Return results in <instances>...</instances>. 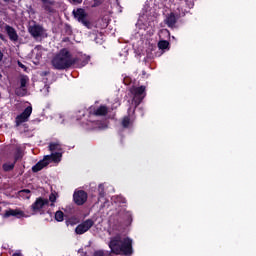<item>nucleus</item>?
<instances>
[{"mask_svg": "<svg viewBox=\"0 0 256 256\" xmlns=\"http://www.w3.org/2000/svg\"><path fill=\"white\" fill-rule=\"evenodd\" d=\"M75 63H77V59H73L71 52L67 49L60 50L52 59V66L54 69H58V71L69 69V67L75 65Z\"/></svg>", "mask_w": 256, "mask_h": 256, "instance_id": "nucleus-1", "label": "nucleus"}, {"mask_svg": "<svg viewBox=\"0 0 256 256\" xmlns=\"http://www.w3.org/2000/svg\"><path fill=\"white\" fill-rule=\"evenodd\" d=\"M145 91H146L145 86H139V87L133 86L132 88H130V93L131 95H133V103L135 107H139V105H141V102L147 96V92Z\"/></svg>", "mask_w": 256, "mask_h": 256, "instance_id": "nucleus-2", "label": "nucleus"}, {"mask_svg": "<svg viewBox=\"0 0 256 256\" xmlns=\"http://www.w3.org/2000/svg\"><path fill=\"white\" fill-rule=\"evenodd\" d=\"M118 255L131 256L133 255V240L129 237L123 238V242L118 250Z\"/></svg>", "mask_w": 256, "mask_h": 256, "instance_id": "nucleus-3", "label": "nucleus"}, {"mask_svg": "<svg viewBox=\"0 0 256 256\" xmlns=\"http://www.w3.org/2000/svg\"><path fill=\"white\" fill-rule=\"evenodd\" d=\"M122 244L123 238L121 237V235L117 234L116 236L111 237L109 242V248L111 249V253H114V255H119Z\"/></svg>", "mask_w": 256, "mask_h": 256, "instance_id": "nucleus-4", "label": "nucleus"}, {"mask_svg": "<svg viewBox=\"0 0 256 256\" xmlns=\"http://www.w3.org/2000/svg\"><path fill=\"white\" fill-rule=\"evenodd\" d=\"M73 15L75 19L79 21V23H82V25H84V27H87L88 29L91 28V22L87 20V13L83 8H78L77 10H73Z\"/></svg>", "mask_w": 256, "mask_h": 256, "instance_id": "nucleus-5", "label": "nucleus"}, {"mask_svg": "<svg viewBox=\"0 0 256 256\" xmlns=\"http://www.w3.org/2000/svg\"><path fill=\"white\" fill-rule=\"evenodd\" d=\"M47 205H49V199L43 197L36 198L35 202L31 205L32 215H37Z\"/></svg>", "mask_w": 256, "mask_h": 256, "instance_id": "nucleus-6", "label": "nucleus"}, {"mask_svg": "<svg viewBox=\"0 0 256 256\" xmlns=\"http://www.w3.org/2000/svg\"><path fill=\"white\" fill-rule=\"evenodd\" d=\"M0 27L1 29H5L12 43H17V41H19V34H17V30H15V28L5 24V22H0Z\"/></svg>", "mask_w": 256, "mask_h": 256, "instance_id": "nucleus-7", "label": "nucleus"}, {"mask_svg": "<svg viewBox=\"0 0 256 256\" xmlns=\"http://www.w3.org/2000/svg\"><path fill=\"white\" fill-rule=\"evenodd\" d=\"M94 225L95 222L93 219H87L75 228V233L76 235H83L84 233H87V231H89V229H91V227Z\"/></svg>", "mask_w": 256, "mask_h": 256, "instance_id": "nucleus-8", "label": "nucleus"}, {"mask_svg": "<svg viewBox=\"0 0 256 256\" xmlns=\"http://www.w3.org/2000/svg\"><path fill=\"white\" fill-rule=\"evenodd\" d=\"M31 113H33V107L28 106L20 115L16 117V127H19L22 123H25L31 117Z\"/></svg>", "mask_w": 256, "mask_h": 256, "instance_id": "nucleus-9", "label": "nucleus"}, {"mask_svg": "<svg viewBox=\"0 0 256 256\" xmlns=\"http://www.w3.org/2000/svg\"><path fill=\"white\" fill-rule=\"evenodd\" d=\"M28 31L34 39H39V37H43V35H45V28L39 24L30 25Z\"/></svg>", "mask_w": 256, "mask_h": 256, "instance_id": "nucleus-10", "label": "nucleus"}, {"mask_svg": "<svg viewBox=\"0 0 256 256\" xmlns=\"http://www.w3.org/2000/svg\"><path fill=\"white\" fill-rule=\"evenodd\" d=\"M73 201L76 205H85V203H87V192L84 190L75 191L73 194Z\"/></svg>", "mask_w": 256, "mask_h": 256, "instance_id": "nucleus-11", "label": "nucleus"}, {"mask_svg": "<svg viewBox=\"0 0 256 256\" xmlns=\"http://www.w3.org/2000/svg\"><path fill=\"white\" fill-rule=\"evenodd\" d=\"M9 217H16V219H21V217H25V212L19 209H9L5 211V213L3 214V218L9 219Z\"/></svg>", "mask_w": 256, "mask_h": 256, "instance_id": "nucleus-12", "label": "nucleus"}, {"mask_svg": "<svg viewBox=\"0 0 256 256\" xmlns=\"http://www.w3.org/2000/svg\"><path fill=\"white\" fill-rule=\"evenodd\" d=\"M63 158V154L61 152H54L50 155H45L44 160L48 165L50 163H61V159Z\"/></svg>", "mask_w": 256, "mask_h": 256, "instance_id": "nucleus-13", "label": "nucleus"}, {"mask_svg": "<svg viewBox=\"0 0 256 256\" xmlns=\"http://www.w3.org/2000/svg\"><path fill=\"white\" fill-rule=\"evenodd\" d=\"M179 19V15H176L175 13H170L166 16L164 23H166L167 27H170V29H173L175 25H177V21Z\"/></svg>", "mask_w": 256, "mask_h": 256, "instance_id": "nucleus-14", "label": "nucleus"}, {"mask_svg": "<svg viewBox=\"0 0 256 256\" xmlns=\"http://www.w3.org/2000/svg\"><path fill=\"white\" fill-rule=\"evenodd\" d=\"M90 113H92V115H95L96 117H105V115L109 113V108L103 105L96 109L90 108Z\"/></svg>", "mask_w": 256, "mask_h": 256, "instance_id": "nucleus-15", "label": "nucleus"}, {"mask_svg": "<svg viewBox=\"0 0 256 256\" xmlns=\"http://www.w3.org/2000/svg\"><path fill=\"white\" fill-rule=\"evenodd\" d=\"M73 59H76V62L74 65H79V67H85V65H87V63L91 61V57L85 54H80L79 56Z\"/></svg>", "mask_w": 256, "mask_h": 256, "instance_id": "nucleus-16", "label": "nucleus"}, {"mask_svg": "<svg viewBox=\"0 0 256 256\" xmlns=\"http://www.w3.org/2000/svg\"><path fill=\"white\" fill-rule=\"evenodd\" d=\"M49 165V162L45 161V158L38 161L34 166H32V173H39L42 169H45Z\"/></svg>", "mask_w": 256, "mask_h": 256, "instance_id": "nucleus-17", "label": "nucleus"}, {"mask_svg": "<svg viewBox=\"0 0 256 256\" xmlns=\"http://www.w3.org/2000/svg\"><path fill=\"white\" fill-rule=\"evenodd\" d=\"M80 220L77 216H65V225L66 227H75V225L79 224Z\"/></svg>", "mask_w": 256, "mask_h": 256, "instance_id": "nucleus-18", "label": "nucleus"}, {"mask_svg": "<svg viewBox=\"0 0 256 256\" xmlns=\"http://www.w3.org/2000/svg\"><path fill=\"white\" fill-rule=\"evenodd\" d=\"M65 217H67V215H65L63 211L58 210L55 212L54 219L57 223H63V221H65Z\"/></svg>", "mask_w": 256, "mask_h": 256, "instance_id": "nucleus-19", "label": "nucleus"}, {"mask_svg": "<svg viewBox=\"0 0 256 256\" xmlns=\"http://www.w3.org/2000/svg\"><path fill=\"white\" fill-rule=\"evenodd\" d=\"M15 165H16L15 162H13V163H4L2 165V169L5 173H9V171H13L15 169Z\"/></svg>", "mask_w": 256, "mask_h": 256, "instance_id": "nucleus-20", "label": "nucleus"}, {"mask_svg": "<svg viewBox=\"0 0 256 256\" xmlns=\"http://www.w3.org/2000/svg\"><path fill=\"white\" fill-rule=\"evenodd\" d=\"M15 93L18 97H25V95H27V88L19 86L15 89Z\"/></svg>", "mask_w": 256, "mask_h": 256, "instance_id": "nucleus-21", "label": "nucleus"}, {"mask_svg": "<svg viewBox=\"0 0 256 256\" xmlns=\"http://www.w3.org/2000/svg\"><path fill=\"white\" fill-rule=\"evenodd\" d=\"M23 159V151L21 148H17L16 152L14 153V163L17 164V161Z\"/></svg>", "mask_w": 256, "mask_h": 256, "instance_id": "nucleus-22", "label": "nucleus"}, {"mask_svg": "<svg viewBox=\"0 0 256 256\" xmlns=\"http://www.w3.org/2000/svg\"><path fill=\"white\" fill-rule=\"evenodd\" d=\"M53 1L50 0V3H44L43 9L46 10L48 13H54L55 9H53Z\"/></svg>", "mask_w": 256, "mask_h": 256, "instance_id": "nucleus-23", "label": "nucleus"}, {"mask_svg": "<svg viewBox=\"0 0 256 256\" xmlns=\"http://www.w3.org/2000/svg\"><path fill=\"white\" fill-rule=\"evenodd\" d=\"M51 202L50 204V207H55V202L57 201V192H52L50 195H49V200Z\"/></svg>", "mask_w": 256, "mask_h": 256, "instance_id": "nucleus-24", "label": "nucleus"}, {"mask_svg": "<svg viewBox=\"0 0 256 256\" xmlns=\"http://www.w3.org/2000/svg\"><path fill=\"white\" fill-rule=\"evenodd\" d=\"M28 83H29V77H27V76L20 77V87L27 88Z\"/></svg>", "mask_w": 256, "mask_h": 256, "instance_id": "nucleus-25", "label": "nucleus"}, {"mask_svg": "<svg viewBox=\"0 0 256 256\" xmlns=\"http://www.w3.org/2000/svg\"><path fill=\"white\" fill-rule=\"evenodd\" d=\"M34 53H36V59L39 61V59L43 57V51L41 50V46L35 47Z\"/></svg>", "mask_w": 256, "mask_h": 256, "instance_id": "nucleus-26", "label": "nucleus"}, {"mask_svg": "<svg viewBox=\"0 0 256 256\" xmlns=\"http://www.w3.org/2000/svg\"><path fill=\"white\" fill-rule=\"evenodd\" d=\"M19 194L20 195H25L26 194L25 198L26 199H31V190H29V189H22V190L19 191Z\"/></svg>", "mask_w": 256, "mask_h": 256, "instance_id": "nucleus-27", "label": "nucleus"}, {"mask_svg": "<svg viewBox=\"0 0 256 256\" xmlns=\"http://www.w3.org/2000/svg\"><path fill=\"white\" fill-rule=\"evenodd\" d=\"M159 49H167L169 47V42L167 40H161L158 43Z\"/></svg>", "mask_w": 256, "mask_h": 256, "instance_id": "nucleus-28", "label": "nucleus"}, {"mask_svg": "<svg viewBox=\"0 0 256 256\" xmlns=\"http://www.w3.org/2000/svg\"><path fill=\"white\" fill-rule=\"evenodd\" d=\"M98 191H99V197L103 199V197H105V186L103 184H99Z\"/></svg>", "mask_w": 256, "mask_h": 256, "instance_id": "nucleus-29", "label": "nucleus"}, {"mask_svg": "<svg viewBox=\"0 0 256 256\" xmlns=\"http://www.w3.org/2000/svg\"><path fill=\"white\" fill-rule=\"evenodd\" d=\"M125 219L129 223V225H131V223H133V213L127 211L125 213Z\"/></svg>", "mask_w": 256, "mask_h": 256, "instance_id": "nucleus-30", "label": "nucleus"}, {"mask_svg": "<svg viewBox=\"0 0 256 256\" xmlns=\"http://www.w3.org/2000/svg\"><path fill=\"white\" fill-rule=\"evenodd\" d=\"M131 125V119H129V117H124L122 120V127H130Z\"/></svg>", "mask_w": 256, "mask_h": 256, "instance_id": "nucleus-31", "label": "nucleus"}, {"mask_svg": "<svg viewBox=\"0 0 256 256\" xmlns=\"http://www.w3.org/2000/svg\"><path fill=\"white\" fill-rule=\"evenodd\" d=\"M57 149H59V143L51 142L49 144V151H57Z\"/></svg>", "mask_w": 256, "mask_h": 256, "instance_id": "nucleus-32", "label": "nucleus"}, {"mask_svg": "<svg viewBox=\"0 0 256 256\" xmlns=\"http://www.w3.org/2000/svg\"><path fill=\"white\" fill-rule=\"evenodd\" d=\"M117 201H118V203H122V204L127 203V199H125V197H123V196H118Z\"/></svg>", "mask_w": 256, "mask_h": 256, "instance_id": "nucleus-33", "label": "nucleus"}, {"mask_svg": "<svg viewBox=\"0 0 256 256\" xmlns=\"http://www.w3.org/2000/svg\"><path fill=\"white\" fill-rule=\"evenodd\" d=\"M94 256H105V252L103 250H96Z\"/></svg>", "mask_w": 256, "mask_h": 256, "instance_id": "nucleus-34", "label": "nucleus"}, {"mask_svg": "<svg viewBox=\"0 0 256 256\" xmlns=\"http://www.w3.org/2000/svg\"><path fill=\"white\" fill-rule=\"evenodd\" d=\"M99 5H101V1L100 0H94V3L92 4V7H99Z\"/></svg>", "mask_w": 256, "mask_h": 256, "instance_id": "nucleus-35", "label": "nucleus"}, {"mask_svg": "<svg viewBox=\"0 0 256 256\" xmlns=\"http://www.w3.org/2000/svg\"><path fill=\"white\" fill-rule=\"evenodd\" d=\"M71 3H74V5H77L79 3H83V0H72Z\"/></svg>", "mask_w": 256, "mask_h": 256, "instance_id": "nucleus-36", "label": "nucleus"}, {"mask_svg": "<svg viewBox=\"0 0 256 256\" xmlns=\"http://www.w3.org/2000/svg\"><path fill=\"white\" fill-rule=\"evenodd\" d=\"M12 256H23V254L21 252H15Z\"/></svg>", "mask_w": 256, "mask_h": 256, "instance_id": "nucleus-37", "label": "nucleus"}, {"mask_svg": "<svg viewBox=\"0 0 256 256\" xmlns=\"http://www.w3.org/2000/svg\"><path fill=\"white\" fill-rule=\"evenodd\" d=\"M41 1L44 4V3H50L51 0H41Z\"/></svg>", "mask_w": 256, "mask_h": 256, "instance_id": "nucleus-38", "label": "nucleus"}, {"mask_svg": "<svg viewBox=\"0 0 256 256\" xmlns=\"http://www.w3.org/2000/svg\"><path fill=\"white\" fill-rule=\"evenodd\" d=\"M3 59V52L0 50V61Z\"/></svg>", "mask_w": 256, "mask_h": 256, "instance_id": "nucleus-39", "label": "nucleus"}, {"mask_svg": "<svg viewBox=\"0 0 256 256\" xmlns=\"http://www.w3.org/2000/svg\"><path fill=\"white\" fill-rule=\"evenodd\" d=\"M57 117H58V119H63L62 114H58Z\"/></svg>", "mask_w": 256, "mask_h": 256, "instance_id": "nucleus-40", "label": "nucleus"}, {"mask_svg": "<svg viewBox=\"0 0 256 256\" xmlns=\"http://www.w3.org/2000/svg\"><path fill=\"white\" fill-rule=\"evenodd\" d=\"M4 1V3H9V1H11V0H3Z\"/></svg>", "mask_w": 256, "mask_h": 256, "instance_id": "nucleus-41", "label": "nucleus"}, {"mask_svg": "<svg viewBox=\"0 0 256 256\" xmlns=\"http://www.w3.org/2000/svg\"><path fill=\"white\" fill-rule=\"evenodd\" d=\"M0 39H3V34H0Z\"/></svg>", "mask_w": 256, "mask_h": 256, "instance_id": "nucleus-42", "label": "nucleus"}, {"mask_svg": "<svg viewBox=\"0 0 256 256\" xmlns=\"http://www.w3.org/2000/svg\"><path fill=\"white\" fill-rule=\"evenodd\" d=\"M121 133H123V130H120V131H119V135H121Z\"/></svg>", "mask_w": 256, "mask_h": 256, "instance_id": "nucleus-43", "label": "nucleus"}, {"mask_svg": "<svg viewBox=\"0 0 256 256\" xmlns=\"http://www.w3.org/2000/svg\"><path fill=\"white\" fill-rule=\"evenodd\" d=\"M21 67H25L23 64H19Z\"/></svg>", "mask_w": 256, "mask_h": 256, "instance_id": "nucleus-44", "label": "nucleus"}, {"mask_svg": "<svg viewBox=\"0 0 256 256\" xmlns=\"http://www.w3.org/2000/svg\"><path fill=\"white\" fill-rule=\"evenodd\" d=\"M3 77V75L0 74V79Z\"/></svg>", "mask_w": 256, "mask_h": 256, "instance_id": "nucleus-45", "label": "nucleus"}, {"mask_svg": "<svg viewBox=\"0 0 256 256\" xmlns=\"http://www.w3.org/2000/svg\"><path fill=\"white\" fill-rule=\"evenodd\" d=\"M40 215H43V212H40Z\"/></svg>", "mask_w": 256, "mask_h": 256, "instance_id": "nucleus-46", "label": "nucleus"}, {"mask_svg": "<svg viewBox=\"0 0 256 256\" xmlns=\"http://www.w3.org/2000/svg\"><path fill=\"white\" fill-rule=\"evenodd\" d=\"M48 213L51 215V212L48 211Z\"/></svg>", "mask_w": 256, "mask_h": 256, "instance_id": "nucleus-47", "label": "nucleus"}, {"mask_svg": "<svg viewBox=\"0 0 256 256\" xmlns=\"http://www.w3.org/2000/svg\"><path fill=\"white\" fill-rule=\"evenodd\" d=\"M0 212H1V207H0Z\"/></svg>", "mask_w": 256, "mask_h": 256, "instance_id": "nucleus-48", "label": "nucleus"}]
</instances>
